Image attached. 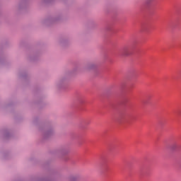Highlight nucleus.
<instances>
[{
    "label": "nucleus",
    "instance_id": "obj_1",
    "mask_svg": "<svg viewBox=\"0 0 181 181\" xmlns=\"http://www.w3.org/2000/svg\"><path fill=\"white\" fill-rule=\"evenodd\" d=\"M122 56H129L132 53V48L130 46L124 47L119 52Z\"/></svg>",
    "mask_w": 181,
    "mask_h": 181
}]
</instances>
